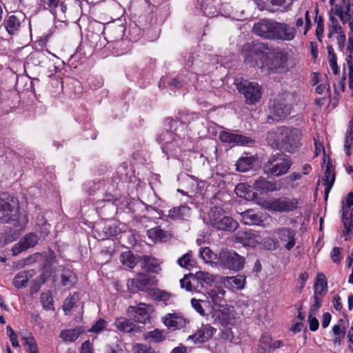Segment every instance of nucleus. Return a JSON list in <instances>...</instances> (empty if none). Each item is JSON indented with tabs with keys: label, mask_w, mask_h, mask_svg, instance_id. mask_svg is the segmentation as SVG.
Instances as JSON below:
<instances>
[{
	"label": "nucleus",
	"mask_w": 353,
	"mask_h": 353,
	"mask_svg": "<svg viewBox=\"0 0 353 353\" xmlns=\"http://www.w3.org/2000/svg\"><path fill=\"white\" fill-rule=\"evenodd\" d=\"M191 304L192 307L201 315L203 316L205 314V311L201 306L200 300L196 299H191Z\"/></svg>",
	"instance_id": "nucleus-60"
},
{
	"label": "nucleus",
	"mask_w": 353,
	"mask_h": 353,
	"mask_svg": "<svg viewBox=\"0 0 353 353\" xmlns=\"http://www.w3.org/2000/svg\"><path fill=\"white\" fill-rule=\"evenodd\" d=\"M274 233L277 236V242L283 243L287 250H291L295 245L296 232L294 230L282 227L275 229Z\"/></svg>",
	"instance_id": "nucleus-11"
},
{
	"label": "nucleus",
	"mask_w": 353,
	"mask_h": 353,
	"mask_svg": "<svg viewBox=\"0 0 353 353\" xmlns=\"http://www.w3.org/2000/svg\"><path fill=\"white\" fill-rule=\"evenodd\" d=\"M350 27L347 50L350 55L353 56V21L348 22Z\"/></svg>",
	"instance_id": "nucleus-59"
},
{
	"label": "nucleus",
	"mask_w": 353,
	"mask_h": 353,
	"mask_svg": "<svg viewBox=\"0 0 353 353\" xmlns=\"http://www.w3.org/2000/svg\"><path fill=\"white\" fill-rule=\"evenodd\" d=\"M37 257V255L34 256H30L29 257H27L26 259H23L19 261H18L15 264V268L17 269L23 268L26 265H28L32 264L33 262L35 261V258Z\"/></svg>",
	"instance_id": "nucleus-57"
},
{
	"label": "nucleus",
	"mask_w": 353,
	"mask_h": 353,
	"mask_svg": "<svg viewBox=\"0 0 353 353\" xmlns=\"http://www.w3.org/2000/svg\"><path fill=\"white\" fill-rule=\"evenodd\" d=\"M21 339L28 347L36 343V341L31 333L28 334V336H22Z\"/></svg>",
	"instance_id": "nucleus-63"
},
{
	"label": "nucleus",
	"mask_w": 353,
	"mask_h": 353,
	"mask_svg": "<svg viewBox=\"0 0 353 353\" xmlns=\"http://www.w3.org/2000/svg\"><path fill=\"white\" fill-rule=\"evenodd\" d=\"M222 142L235 143L241 145H248L254 141L248 137L222 131Z\"/></svg>",
	"instance_id": "nucleus-24"
},
{
	"label": "nucleus",
	"mask_w": 353,
	"mask_h": 353,
	"mask_svg": "<svg viewBox=\"0 0 353 353\" xmlns=\"http://www.w3.org/2000/svg\"><path fill=\"white\" fill-rule=\"evenodd\" d=\"M353 205V193L349 192L346 196L345 201L343 203L342 207V222L344 226L343 234H348L353 228L352 216L350 212V208Z\"/></svg>",
	"instance_id": "nucleus-15"
},
{
	"label": "nucleus",
	"mask_w": 353,
	"mask_h": 353,
	"mask_svg": "<svg viewBox=\"0 0 353 353\" xmlns=\"http://www.w3.org/2000/svg\"><path fill=\"white\" fill-rule=\"evenodd\" d=\"M235 85L239 92L243 94L247 104L254 105L260 101L262 90L257 83L247 80H236Z\"/></svg>",
	"instance_id": "nucleus-4"
},
{
	"label": "nucleus",
	"mask_w": 353,
	"mask_h": 353,
	"mask_svg": "<svg viewBox=\"0 0 353 353\" xmlns=\"http://www.w3.org/2000/svg\"><path fill=\"white\" fill-rule=\"evenodd\" d=\"M350 126L351 129L347 132L346 134L345 141V151L347 155L350 154V148L353 145V119L350 121Z\"/></svg>",
	"instance_id": "nucleus-49"
},
{
	"label": "nucleus",
	"mask_w": 353,
	"mask_h": 353,
	"mask_svg": "<svg viewBox=\"0 0 353 353\" xmlns=\"http://www.w3.org/2000/svg\"><path fill=\"white\" fill-rule=\"evenodd\" d=\"M281 150L288 152H295L301 145L302 133L296 128L281 127Z\"/></svg>",
	"instance_id": "nucleus-5"
},
{
	"label": "nucleus",
	"mask_w": 353,
	"mask_h": 353,
	"mask_svg": "<svg viewBox=\"0 0 353 353\" xmlns=\"http://www.w3.org/2000/svg\"><path fill=\"white\" fill-rule=\"evenodd\" d=\"M194 279H196V280L203 281L208 284H211L214 281V276L212 274H210L205 272H197Z\"/></svg>",
	"instance_id": "nucleus-52"
},
{
	"label": "nucleus",
	"mask_w": 353,
	"mask_h": 353,
	"mask_svg": "<svg viewBox=\"0 0 353 353\" xmlns=\"http://www.w3.org/2000/svg\"><path fill=\"white\" fill-rule=\"evenodd\" d=\"M79 301V295L76 293L68 297L63 303V310L65 314H68Z\"/></svg>",
	"instance_id": "nucleus-47"
},
{
	"label": "nucleus",
	"mask_w": 353,
	"mask_h": 353,
	"mask_svg": "<svg viewBox=\"0 0 353 353\" xmlns=\"http://www.w3.org/2000/svg\"><path fill=\"white\" fill-rule=\"evenodd\" d=\"M327 291V283L325 274L323 273L317 274L314 285V295L323 296Z\"/></svg>",
	"instance_id": "nucleus-30"
},
{
	"label": "nucleus",
	"mask_w": 353,
	"mask_h": 353,
	"mask_svg": "<svg viewBox=\"0 0 353 353\" xmlns=\"http://www.w3.org/2000/svg\"><path fill=\"white\" fill-rule=\"evenodd\" d=\"M157 142L161 145L163 153L166 154H172L180 148L183 141L179 136L174 134L168 130L163 131L157 137Z\"/></svg>",
	"instance_id": "nucleus-7"
},
{
	"label": "nucleus",
	"mask_w": 353,
	"mask_h": 353,
	"mask_svg": "<svg viewBox=\"0 0 353 353\" xmlns=\"http://www.w3.org/2000/svg\"><path fill=\"white\" fill-rule=\"evenodd\" d=\"M194 276H192V274L190 275H185L182 279L180 280V284L181 287L182 288H185L187 291L189 292H194L195 291L196 288L192 286V283L190 281V278H192L194 280L196 279H194Z\"/></svg>",
	"instance_id": "nucleus-51"
},
{
	"label": "nucleus",
	"mask_w": 353,
	"mask_h": 353,
	"mask_svg": "<svg viewBox=\"0 0 353 353\" xmlns=\"http://www.w3.org/2000/svg\"><path fill=\"white\" fill-rule=\"evenodd\" d=\"M299 201L296 199L279 198L268 203V209L274 212H288L298 208Z\"/></svg>",
	"instance_id": "nucleus-12"
},
{
	"label": "nucleus",
	"mask_w": 353,
	"mask_h": 353,
	"mask_svg": "<svg viewBox=\"0 0 353 353\" xmlns=\"http://www.w3.org/2000/svg\"><path fill=\"white\" fill-rule=\"evenodd\" d=\"M152 296L154 299L163 301L165 304H168L172 298V294L165 291L157 289L153 291Z\"/></svg>",
	"instance_id": "nucleus-48"
},
{
	"label": "nucleus",
	"mask_w": 353,
	"mask_h": 353,
	"mask_svg": "<svg viewBox=\"0 0 353 353\" xmlns=\"http://www.w3.org/2000/svg\"><path fill=\"white\" fill-rule=\"evenodd\" d=\"M216 329L210 325H206L189 338L192 339L195 343H201L209 340L214 335Z\"/></svg>",
	"instance_id": "nucleus-26"
},
{
	"label": "nucleus",
	"mask_w": 353,
	"mask_h": 353,
	"mask_svg": "<svg viewBox=\"0 0 353 353\" xmlns=\"http://www.w3.org/2000/svg\"><path fill=\"white\" fill-rule=\"evenodd\" d=\"M153 312L154 307L152 305L143 303H140L137 306H130L128 309V313L134 321L143 324L150 321Z\"/></svg>",
	"instance_id": "nucleus-8"
},
{
	"label": "nucleus",
	"mask_w": 353,
	"mask_h": 353,
	"mask_svg": "<svg viewBox=\"0 0 353 353\" xmlns=\"http://www.w3.org/2000/svg\"><path fill=\"white\" fill-rule=\"evenodd\" d=\"M34 272L33 270H24L19 272L14 276L12 283L15 288L20 289L26 287L28 281L33 276Z\"/></svg>",
	"instance_id": "nucleus-28"
},
{
	"label": "nucleus",
	"mask_w": 353,
	"mask_h": 353,
	"mask_svg": "<svg viewBox=\"0 0 353 353\" xmlns=\"http://www.w3.org/2000/svg\"><path fill=\"white\" fill-rule=\"evenodd\" d=\"M330 256L333 262L339 263L341 261V249L337 247L334 248Z\"/></svg>",
	"instance_id": "nucleus-62"
},
{
	"label": "nucleus",
	"mask_w": 353,
	"mask_h": 353,
	"mask_svg": "<svg viewBox=\"0 0 353 353\" xmlns=\"http://www.w3.org/2000/svg\"><path fill=\"white\" fill-rule=\"evenodd\" d=\"M340 4L336 5L335 14L343 23L353 21V1L350 0H339Z\"/></svg>",
	"instance_id": "nucleus-16"
},
{
	"label": "nucleus",
	"mask_w": 353,
	"mask_h": 353,
	"mask_svg": "<svg viewBox=\"0 0 353 353\" xmlns=\"http://www.w3.org/2000/svg\"><path fill=\"white\" fill-rule=\"evenodd\" d=\"M200 8L208 17L218 16L221 8V0H197Z\"/></svg>",
	"instance_id": "nucleus-20"
},
{
	"label": "nucleus",
	"mask_w": 353,
	"mask_h": 353,
	"mask_svg": "<svg viewBox=\"0 0 353 353\" xmlns=\"http://www.w3.org/2000/svg\"><path fill=\"white\" fill-rule=\"evenodd\" d=\"M245 258L234 251L222 252V264L225 268L239 271L244 267Z\"/></svg>",
	"instance_id": "nucleus-10"
},
{
	"label": "nucleus",
	"mask_w": 353,
	"mask_h": 353,
	"mask_svg": "<svg viewBox=\"0 0 353 353\" xmlns=\"http://www.w3.org/2000/svg\"><path fill=\"white\" fill-rule=\"evenodd\" d=\"M38 240V236L33 233L26 234L13 246L12 249L13 255H17L21 252L34 247L37 244Z\"/></svg>",
	"instance_id": "nucleus-19"
},
{
	"label": "nucleus",
	"mask_w": 353,
	"mask_h": 353,
	"mask_svg": "<svg viewBox=\"0 0 353 353\" xmlns=\"http://www.w3.org/2000/svg\"><path fill=\"white\" fill-rule=\"evenodd\" d=\"M117 328L124 332H131L134 330V324L129 319L123 317L117 318L114 322Z\"/></svg>",
	"instance_id": "nucleus-35"
},
{
	"label": "nucleus",
	"mask_w": 353,
	"mask_h": 353,
	"mask_svg": "<svg viewBox=\"0 0 353 353\" xmlns=\"http://www.w3.org/2000/svg\"><path fill=\"white\" fill-rule=\"evenodd\" d=\"M238 227V222L232 217L225 216L222 218V230L232 232H234Z\"/></svg>",
	"instance_id": "nucleus-44"
},
{
	"label": "nucleus",
	"mask_w": 353,
	"mask_h": 353,
	"mask_svg": "<svg viewBox=\"0 0 353 353\" xmlns=\"http://www.w3.org/2000/svg\"><path fill=\"white\" fill-rule=\"evenodd\" d=\"M352 57L349 55L347 59V66L348 68V77H349V87L352 90L353 94V63L352 61Z\"/></svg>",
	"instance_id": "nucleus-55"
},
{
	"label": "nucleus",
	"mask_w": 353,
	"mask_h": 353,
	"mask_svg": "<svg viewBox=\"0 0 353 353\" xmlns=\"http://www.w3.org/2000/svg\"><path fill=\"white\" fill-rule=\"evenodd\" d=\"M81 333L79 328L70 329L62 331L59 336L65 341L72 342L76 341Z\"/></svg>",
	"instance_id": "nucleus-39"
},
{
	"label": "nucleus",
	"mask_w": 353,
	"mask_h": 353,
	"mask_svg": "<svg viewBox=\"0 0 353 353\" xmlns=\"http://www.w3.org/2000/svg\"><path fill=\"white\" fill-rule=\"evenodd\" d=\"M160 261L150 256H143L141 263L142 268L149 272L158 273L161 270Z\"/></svg>",
	"instance_id": "nucleus-33"
},
{
	"label": "nucleus",
	"mask_w": 353,
	"mask_h": 353,
	"mask_svg": "<svg viewBox=\"0 0 353 353\" xmlns=\"http://www.w3.org/2000/svg\"><path fill=\"white\" fill-rule=\"evenodd\" d=\"M243 221L246 225H257L260 218L252 210H247L241 214Z\"/></svg>",
	"instance_id": "nucleus-43"
},
{
	"label": "nucleus",
	"mask_w": 353,
	"mask_h": 353,
	"mask_svg": "<svg viewBox=\"0 0 353 353\" xmlns=\"http://www.w3.org/2000/svg\"><path fill=\"white\" fill-rule=\"evenodd\" d=\"M147 234L153 241H162L167 238V232L159 227L148 230Z\"/></svg>",
	"instance_id": "nucleus-40"
},
{
	"label": "nucleus",
	"mask_w": 353,
	"mask_h": 353,
	"mask_svg": "<svg viewBox=\"0 0 353 353\" xmlns=\"http://www.w3.org/2000/svg\"><path fill=\"white\" fill-rule=\"evenodd\" d=\"M134 353H157L154 348L147 345L137 343L133 347Z\"/></svg>",
	"instance_id": "nucleus-53"
},
{
	"label": "nucleus",
	"mask_w": 353,
	"mask_h": 353,
	"mask_svg": "<svg viewBox=\"0 0 353 353\" xmlns=\"http://www.w3.org/2000/svg\"><path fill=\"white\" fill-rule=\"evenodd\" d=\"M161 321L165 327L173 331L185 327L189 323L180 312L168 313L161 318Z\"/></svg>",
	"instance_id": "nucleus-14"
},
{
	"label": "nucleus",
	"mask_w": 353,
	"mask_h": 353,
	"mask_svg": "<svg viewBox=\"0 0 353 353\" xmlns=\"http://www.w3.org/2000/svg\"><path fill=\"white\" fill-rule=\"evenodd\" d=\"M245 277L243 275L226 276L222 277V283L226 288L232 291L241 290L245 287Z\"/></svg>",
	"instance_id": "nucleus-22"
},
{
	"label": "nucleus",
	"mask_w": 353,
	"mask_h": 353,
	"mask_svg": "<svg viewBox=\"0 0 353 353\" xmlns=\"http://www.w3.org/2000/svg\"><path fill=\"white\" fill-rule=\"evenodd\" d=\"M276 21L262 19L254 23L252 31L259 37L274 39Z\"/></svg>",
	"instance_id": "nucleus-13"
},
{
	"label": "nucleus",
	"mask_w": 353,
	"mask_h": 353,
	"mask_svg": "<svg viewBox=\"0 0 353 353\" xmlns=\"http://www.w3.org/2000/svg\"><path fill=\"white\" fill-rule=\"evenodd\" d=\"M256 158L254 156H249L248 154H245L239 158L236 163V170L239 172H245L252 168L256 163Z\"/></svg>",
	"instance_id": "nucleus-31"
},
{
	"label": "nucleus",
	"mask_w": 353,
	"mask_h": 353,
	"mask_svg": "<svg viewBox=\"0 0 353 353\" xmlns=\"http://www.w3.org/2000/svg\"><path fill=\"white\" fill-rule=\"evenodd\" d=\"M292 165L289 157L281 153H276L270 157L268 161L263 165V170L274 176H280L286 174Z\"/></svg>",
	"instance_id": "nucleus-2"
},
{
	"label": "nucleus",
	"mask_w": 353,
	"mask_h": 353,
	"mask_svg": "<svg viewBox=\"0 0 353 353\" xmlns=\"http://www.w3.org/2000/svg\"><path fill=\"white\" fill-rule=\"evenodd\" d=\"M242 54L245 62L252 66L259 59L263 71L281 73L288 70V54L282 51L274 52L266 43H247L243 46Z\"/></svg>",
	"instance_id": "nucleus-1"
},
{
	"label": "nucleus",
	"mask_w": 353,
	"mask_h": 353,
	"mask_svg": "<svg viewBox=\"0 0 353 353\" xmlns=\"http://www.w3.org/2000/svg\"><path fill=\"white\" fill-rule=\"evenodd\" d=\"M62 283L67 288L72 287L77 281V277L75 274L68 270L63 271L61 275Z\"/></svg>",
	"instance_id": "nucleus-42"
},
{
	"label": "nucleus",
	"mask_w": 353,
	"mask_h": 353,
	"mask_svg": "<svg viewBox=\"0 0 353 353\" xmlns=\"http://www.w3.org/2000/svg\"><path fill=\"white\" fill-rule=\"evenodd\" d=\"M292 98L290 94H285L275 99L271 107L270 117L277 121L287 117L292 110V106L290 103Z\"/></svg>",
	"instance_id": "nucleus-6"
},
{
	"label": "nucleus",
	"mask_w": 353,
	"mask_h": 353,
	"mask_svg": "<svg viewBox=\"0 0 353 353\" xmlns=\"http://www.w3.org/2000/svg\"><path fill=\"white\" fill-rule=\"evenodd\" d=\"M257 236L252 230L240 231L235 234V241L245 246L254 247L258 243Z\"/></svg>",
	"instance_id": "nucleus-23"
},
{
	"label": "nucleus",
	"mask_w": 353,
	"mask_h": 353,
	"mask_svg": "<svg viewBox=\"0 0 353 353\" xmlns=\"http://www.w3.org/2000/svg\"><path fill=\"white\" fill-rule=\"evenodd\" d=\"M221 293V288L219 286H215L208 291V299L209 301L213 303L212 306V317L215 319H219L220 311H221V297L219 296Z\"/></svg>",
	"instance_id": "nucleus-21"
},
{
	"label": "nucleus",
	"mask_w": 353,
	"mask_h": 353,
	"mask_svg": "<svg viewBox=\"0 0 353 353\" xmlns=\"http://www.w3.org/2000/svg\"><path fill=\"white\" fill-rule=\"evenodd\" d=\"M209 223L218 230L221 229V210L219 207H214L208 213Z\"/></svg>",
	"instance_id": "nucleus-36"
},
{
	"label": "nucleus",
	"mask_w": 353,
	"mask_h": 353,
	"mask_svg": "<svg viewBox=\"0 0 353 353\" xmlns=\"http://www.w3.org/2000/svg\"><path fill=\"white\" fill-rule=\"evenodd\" d=\"M143 336L145 340L150 343H161L165 339L164 331L159 329L146 332Z\"/></svg>",
	"instance_id": "nucleus-34"
},
{
	"label": "nucleus",
	"mask_w": 353,
	"mask_h": 353,
	"mask_svg": "<svg viewBox=\"0 0 353 353\" xmlns=\"http://www.w3.org/2000/svg\"><path fill=\"white\" fill-rule=\"evenodd\" d=\"M120 259L122 264L129 268H133L137 264L134 254L130 251L123 252Z\"/></svg>",
	"instance_id": "nucleus-46"
},
{
	"label": "nucleus",
	"mask_w": 353,
	"mask_h": 353,
	"mask_svg": "<svg viewBox=\"0 0 353 353\" xmlns=\"http://www.w3.org/2000/svg\"><path fill=\"white\" fill-rule=\"evenodd\" d=\"M81 353H93L91 344L89 341H85L83 343Z\"/></svg>",
	"instance_id": "nucleus-64"
},
{
	"label": "nucleus",
	"mask_w": 353,
	"mask_h": 353,
	"mask_svg": "<svg viewBox=\"0 0 353 353\" xmlns=\"http://www.w3.org/2000/svg\"><path fill=\"white\" fill-rule=\"evenodd\" d=\"M150 279L145 274H139L135 278L129 279L127 286L131 292L137 290L146 291L150 285Z\"/></svg>",
	"instance_id": "nucleus-18"
},
{
	"label": "nucleus",
	"mask_w": 353,
	"mask_h": 353,
	"mask_svg": "<svg viewBox=\"0 0 353 353\" xmlns=\"http://www.w3.org/2000/svg\"><path fill=\"white\" fill-rule=\"evenodd\" d=\"M275 27L274 39L292 41L295 38L296 31L294 27H291L285 23L276 21Z\"/></svg>",
	"instance_id": "nucleus-17"
},
{
	"label": "nucleus",
	"mask_w": 353,
	"mask_h": 353,
	"mask_svg": "<svg viewBox=\"0 0 353 353\" xmlns=\"http://www.w3.org/2000/svg\"><path fill=\"white\" fill-rule=\"evenodd\" d=\"M253 187L256 190L261 193L274 192L277 190V185L276 183L267 181L262 177L259 178L254 181Z\"/></svg>",
	"instance_id": "nucleus-29"
},
{
	"label": "nucleus",
	"mask_w": 353,
	"mask_h": 353,
	"mask_svg": "<svg viewBox=\"0 0 353 353\" xmlns=\"http://www.w3.org/2000/svg\"><path fill=\"white\" fill-rule=\"evenodd\" d=\"M343 320L340 321V324L334 325L332 327V331L335 336H341V338H344L345 335V327Z\"/></svg>",
	"instance_id": "nucleus-54"
},
{
	"label": "nucleus",
	"mask_w": 353,
	"mask_h": 353,
	"mask_svg": "<svg viewBox=\"0 0 353 353\" xmlns=\"http://www.w3.org/2000/svg\"><path fill=\"white\" fill-rule=\"evenodd\" d=\"M308 322H309V327L311 331H316L318 330L319 323V321L315 316H312L311 315H308Z\"/></svg>",
	"instance_id": "nucleus-61"
},
{
	"label": "nucleus",
	"mask_w": 353,
	"mask_h": 353,
	"mask_svg": "<svg viewBox=\"0 0 353 353\" xmlns=\"http://www.w3.org/2000/svg\"><path fill=\"white\" fill-rule=\"evenodd\" d=\"M281 127H279L267 133L266 141L271 148L281 150Z\"/></svg>",
	"instance_id": "nucleus-27"
},
{
	"label": "nucleus",
	"mask_w": 353,
	"mask_h": 353,
	"mask_svg": "<svg viewBox=\"0 0 353 353\" xmlns=\"http://www.w3.org/2000/svg\"><path fill=\"white\" fill-rule=\"evenodd\" d=\"M3 25L4 26L8 33L10 35H12L19 32L21 26V21L17 16L10 15L4 20Z\"/></svg>",
	"instance_id": "nucleus-32"
},
{
	"label": "nucleus",
	"mask_w": 353,
	"mask_h": 353,
	"mask_svg": "<svg viewBox=\"0 0 353 353\" xmlns=\"http://www.w3.org/2000/svg\"><path fill=\"white\" fill-rule=\"evenodd\" d=\"M199 256L205 263H210L212 265L216 264L215 260L217 259V256L209 248H201Z\"/></svg>",
	"instance_id": "nucleus-41"
},
{
	"label": "nucleus",
	"mask_w": 353,
	"mask_h": 353,
	"mask_svg": "<svg viewBox=\"0 0 353 353\" xmlns=\"http://www.w3.org/2000/svg\"><path fill=\"white\" fill-rule=\"evenodd\" d=\"M234 308L232 306L222 305V327L225 326V330H222V339L232 341L234 338L231 327L228 325H233L235 323Z\"/></svg>",
	"instance_id": "nucleus-9"
},
{
	"label": "nucleus",
	"mask_w": 353,
	"mask_h": 353,
	"mask_svg": "<svg viewBox=\"0 0 353 353\" xmlns=\"http://www.w3.org/2000/svg\"><path fill=\"white\" fill-rule=\"evenodd\" d=\"M271 341L272 338L268 334H263L261 337L259 347H265V349L270 350V347H271Z\"/></svg>",
	"instance_id": "nucleus-58"
},
{
	"label": "nucleus",
	"mask_w": 353,
	"mask_h": 353,
	"mask_svg": "<svg viewBox=\"0 0 353 353\" xmlns=\"http://www.w3.org/2000/svg\"><path fill=\"white\" fill-rule=\"evenodd\" d=\"M107 322L105 320L100 319L92 326L90 331L94 333H99L105 328Z\"/></svg>",
	"instance_id": "nucleus-56"
},
{
	"label": "nucleus",
	"mask_w": 353,
	"mask_h": 353,
	"mask_svg": "<svg viewBox=\"0 0 353 353\" xmlns=\"http://www.w3.org/2000/svg\"><path fill=\"white\" fill-rule=\"evenodd\" d=\"M324 177V185L325 186V199H327L335 181V174L328 166L325 172Z\"/></svg>",
	"instance_id": "nucleus-38"
},
{
	"label": "nucleus",
	"mask_w": 353,
	"mask_h": 353,
	"mask_svg": "<svg viewBox=\"0 0 353 353\" xmlns=\"http://www.w3.org/2000/svg\"><path fill=\"white\" fill-rule=\"evenodd\" d=\"M40 302L43 309L46 310H54L53 298L50 292L41 294Z\"/></svg>",
	"instance_id": "nucleus-45"
},
{
	"label": "nucleus",
	"mask_w": 353,
	"mask_h": 353,
	"mask_svg": "<svg viewBox=\"0 0 353 353\" xmlns=\"http://www.w3.org/2000/svg\"><path fill=\"white\" fill-rule=\"evenodd\" d=\"M191 209L186 205L173 208L168 212V217L172 221H183L190 216Z\"/></svg>",
	"instance_id": "nucleus-25"
},
{
	"label": "nucleus",
	"mask_w": 353,
	"mask_h": 353,
	"mask_svg": "<svg viewBox=\"0 0 353 353\" xmlns=\"http://www.w3.org/2000/svg\"><path fill=\"white\" fill-rule=\"evenodd\" d=\"M235 192L238 196L246 200L255 197V194L252 193L250 190V187L245 183L238 184L235 188Z\"/></svg>",
	"instance_id": "nucleus-37"
},
{
	"label": "nucleus",
	"mask_w": 353,
	"mask_h": 353,
	"mask_svg": "<svg viewBox=\"0 0 353 353\" xmlns=\"http://www.w3.org/2000/svg\"><path fill=\"white\" fill-rule=\"evenodd\" d=\"M192 256V252H188L178 259L177 263L182 268H188V266H192L193 265Z\"/></svg>",
	"instance_id": "nucleus-50"
},
{
	"label": "nucleus",
	"mask_w": 353,
	"mask_h": 353,
	"mask_svg": "<svg viewBox=\"0 0 353 353\" xmlns=\"http://www.w3.org/2000/svg\"><path fill=\"white\" fill-rule=\"evenodd\" d=\"M19 207L14 198L6 192L0 193V221L9 223L18 219Z\"/></svg>",
	"instance_id": "nucleus-3"
}]
</instances>
